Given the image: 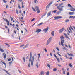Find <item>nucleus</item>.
I'll list each match as a JSON object with an SVG mask.
<instances>
[{"label": "nucleus", "instance_id": "37998d69", "mask_svg": "<svg viewBox=\"0 0 75 75\" xmlns=\"http://www.w3.org/2000/svg\"><path fill=\"white\" fill-rule=\"evenodd\" d=\"M35 20V18H33V19L31 20V21L33 22V21H34V20Z\"/></svg>", "mask_w": 75, "mask_h": 75}, {"label": "nucleus", "instance_id": "a211bd4d", "mask_svg": "<svg viewBox=\"0 0 75 75\" xmlns=\"http://www.w3.org/2000/svg\"><path fill=\"white\" fill-rule=\"evenodd\" d=\"M69 18H73V19L75 18V16H71L69 17Z\"/></svg>", "mask_w": 75, "mask_h": 75}, {"label": "nucleus", "instance_id": "4468645a", "mask_svg": "<svg viewBox=\"0 0 75 75\" xmlns=\"http://www.w3.org/2000/svg\"><path fill=\"white\" fill-rule=\"evenodd\" d=\"M69 13L70 15H73V14H74L75 13V12L74 11H73L72 12H69Z\"/></svg>", "mask_w": 75, "mask_h": 75}, {"label": "nucleus", "instance_id": "f257e3e1", "mask_svg": "<svg viewBox=\"0 0 75 75\" xmlns=\"http://www.w3.org/2000/svg\"><path fill=\"white\" fill-rule=\"evenodd\" d=\"M64 6H58L57 7V8L58 10L59 11L56 12L57 14H59L61 13V11H63V10H64V9L62 8H64Z\"/></svg>", "mask_w": 75, "mask_h": 75}, {"label": "nucleus", "instance_id": "39448f33", "mask_svg": "<svg viewBox=\"0 0 75 75\" xmlns=\"http://www.w3.org/2000/svg\"><path fill=\"white\" fill-rule=\"evenodd\" d=\"M54 19L56 20H58V19H61L62 18V16H55L54 17Z\"/></svg>", "mask_w": 75, "mask_h": 75}, {"label": "nucleus", "instance_id": "49530a36", "mask_svg": "<svg viewBox=\"0 0 75 75\" xmlns=\"http://www.w3.org/2000/svg\"><path fill=\"white\" fill-rule=\"evenodd\" d=\"M8 61H11V58L8 59Z\"/></svg>", "mask_w": 75, "mask_h": 75}, {"label": "nucleus", "instance_id": "2f4dec72", "mask_svg": "<svg viewBox=\"0 0 75 75\" xmlns=\"http://www.w3.org/2000/svg\"><path fill=\"white\" fill-rule=\"evenodd\" d=\"M38 63L37 62L36 63V67H37V68H38Z\"/></svg>", "mask_w": 75, "mask_h": 75}, {"label": "nucleus", "instance_id": "6e6552de", "mask_svg": "<svg viewBox=\"0 0 75 75\" xmlns=\"http://www.w3.org/2000/svg\"><path fill=\"white\" fill-rule=\"evenodd\" d=\"M52 2H51L49 3V4H48L46 6L47 8H49V7H50V6H51V4H52Z\"/></svg>", "mask_w": 75, "mask_h": 75}, {"label": "nucleus", "instance_id": "f704fd0d", "mask_svg": "<svg viewBox=\"0 0 75 75\" xmlns=\"http://www.w3.org/2000/svg\"><path fill=\"white\" fill-rule=\"evenodd\" d=\"M52 12L53 13H55L57 12V10L54 11H52Z\"/></svg>", "mask_w": 75, "mask_h": 75}, {"label": "nucleus", "instance_id": "423d86ee", "mask_svg": "<svg viewBox=\"0 0 75 75\" xmlns=\"http://www.w3.org/2000/svg\"><path fill=\"white\" fill-rule=\"evenodd\" d=\"M48 29H49V27H48V26L46 29H43V31L45 33H47V31H48Z\"/></svg>", "mask_w": 75, "mask_h": 75}, {"label": "nucleus", "instance_id": "79ce46f5", "mask_svg": "<svg viewBox=\"0 0 75 75\" xmlns=\"http://www.w3.org/2000/svg\"><path fill=\"white\" fill-rule=\"evenodd\" d=\"M18 7L19 9H20L21 8V7H20V5H18Z\"/></svg>", "mask_w": 75, "mask_h": 75}, {"label": "nucleus", "instance_id": "774afa93", "mask_svg": "<svg viewBox=\"0 0 75 75\" xmlns=\"http://www.w3.org/2000/svg\"><path fill=\"white\" fill-rule=\"evenodd\" d=\"M69 59H70V60L72 59V57H71Z\"/></svg>", "mask_w": 75, "mask_h": 75}, {"label": "nucleus", "instance_id": "864d4df0", "mask_svg": "<svg viewBox=\"0 0 75 75\" xmlns=\"http://www.w3.org/2000/svg\"><path fill=\"white\" fill-rule=\"evenodd\" d=\"M50 55L51 57H52V53H50Z\"/></svg>", "mask_w": 75, "mask_h": 75}, {"label": "nucleus", "instance_id": "5701e85b", "mask_svg": "<svg viewBox=\"0 0 75 75\" xmlns=\"http://www.w3.org/2000/svg\"><path fill=\"white\" fill-rule=\"evenodd\" d=\"M0 51L2 52H4V50L0 48Z\"/></svg>", "mask_w": 75, "mask_h": 75}, {"label": "nucleus", "instance_id": "4be33fe9", "mask_svg": "<svg viewBox=\"0 0 75 75\" xmlns=\"http://www.w3.org/2000/svg\"><path fill=\"white\" fill-rule=\"evenodd\" d=\"M63 4H64V3H62L59 5V6H60V7H61V6H62V5H63Z\"/></svg>", "mask_w": 75, "mask_h": 75}, {"label": "nucleus", "instance_id": "69168bd1", "mask_svg": "<svg viewBox=\"0 0 75 75\" xmlns=\"http://www.w3.org/2000/svg\"><path fill=\"white\" fill-rule=\"evenodd\" d=\"M67 75H69V72H67Z\"/></svg>", "mask_w": 75, "mask_h": 75}, {"label": "nucleus", "instance_id": "58836bf2", "mask_svg": "<svg viewBox=\"0 0 75 75\" xmlns=\"http://www.w3.org/2000/svg\"><path fill=\"white\" fill-rule=\"evenodd\" d=\"M54 57H55V58L56 59L57 58V56H56V55H55V54H54Z\"/></svg>", "mask_w": 75, "mask_h": 75}, {"label": "nucleus", "instance_id": "4d7b16f0", "mask_svg": "<svg viewBox=\"0 0 75 75\" xmlns=\"http://www.w3.org/2000/svg\"><path fill=\"white\" fill-rule=\"evenodd\" d=\"M65 46L66 48H68V47L66 45H65Z\"/></svg>", "mask_w": 75, "mask_h": 75}, {"label": "nucleus", "instance_id": "8fccbe9b", "mask_svg": "<svg viewBox=\"0 0 75 75\" xmlns=\"http://www.w3.org/2000/svg\"><path fill=\"white\" fill-rule=\"evenodd\" d=\"M16 12L17 14H18V10H16Z\"/></svg>", "mask_w": 75, "mask_h": 75}, {"label": "nucleus", "instance_id": "7c9ffc66", "mask_svg": "<svg viewBox=\"0 0 75 75\" xmlns=\"http://www.w3.org/2000/svg\"><path fill=\"white\" fill-rule=\"evenodd\" d=\"M40 74L41 75H43L44 74V71H42L41 72Z\"/></svg>", "mask_w": 75, "mask_h": 75}, {"label": "nucleus", "instance_id": "e433bc0d", "mask_svg": "<svg viewBox=\"0 0 75 75\" xmlns=\"http://www.w3.org/2000/svg\"><path fill=\"white\" fill-rule=\"evenodd\" d=\"M57 59V60L58 61V62H59V58H57V57L56 58Z\"/></svg>", "mask_w": 75, "mask_h": 75}, {"label": "nucleus", "instance_id": "338daca9", "mask_svg": "<svg viewBox=\"0 0 75 75\" xmlns=\"http://www.w3.org/2000/svg\"><path fill=\"white\" fill-rule=\"evenodd\" d=\"M3 1L4 3H6V1L5 0H3Z\"/></svg>", "mask_w": 75, "mask_h": 75}, {"label": "nucleus", "instance_id": "603ef678", "mask_svg": "<svg viewBox=\"0 0 75 75\" xmlns=\"http://www.w3.org/2000/svg\"><path fill=\"white\" fill-rule=\"evenodd\" d=\"M70 11H74V10H73L72 8L70 9Z\"/></svg>", "mask_w": 75, "mask_h": 75}, {"label": "nucleus", "instance_id": "f03ea898", "mask_svg": "<svg viewBox=\"0 0 75 75\" xmlns=\"http://www.w3.org/2000/svg\"><path fill=\"white\" fill-rule=\"evenodd\" d=\"M60 38L61 39V45H62V46H64V44H63V43H64V37L62 36L60 37Z\"/></svg>", "mask_w": 75, "mask_h": 75}, {"label": "nucleus", "instance_id": "20e7f679", "mask_svg": "<svg viewBox=\"0 0 75 75\" xmlns=\"http://www.w3.org/2000/svg\"><path fill=\"white\" fill-rule=\"evenodd\" d=\"M51 40H52V37H51L49 38L47 41V43L46 44L47 45H48V44L50 43V42L51 41Z\"/></svg>", "mask_w": 75, "mask_h": 75}, {"label": "nucleus", "instance_id": "a878e982", "mask_svg": "<svg viewBox=\"0 0 75 75\" xmlns=\"http://www.w3.org/2000/svg\"><path fill=\"white\" fill-rule=\"evenodd\" d=\"M69 65L71 67V68H72V64H69Z\"/></svg>", "mask_w": 75, "mask_h": 75}, {"label": "nucleus", "instance_id": "e2e57ef3", "mask_svg": "<svg viewBox=\"0 0 75 75\" xmlns=\"http://www.w3.org/2000/svg\"><path fill=\"white\" fill-rule=\"evenodd\" d=\"M4 13H5V14H7V13L5 11H4Z\"/></svg>", "mask_w": 75, "mask_h": 75}, {"label": "nucleus", "instance_id": "9b49d317", "mask_svg": "<svg viewBox=\"0 0 75 75\" xmlns=\"http://www.w3.org/2000/svg\"><path fill=\"white\" fill-rule=\"evenodd\" d=\"M64 30V28H63L59 30V33H61Z\"/></svg>", "mask_w": 75, "mask_h": 75}, {"label": "nucleus", "instance_id": "4c0bfd02", "mask_svg": "<svg viewBox=\"0 0 75 75\" xmlns=\"http://www.w3.org/2000/svg\"><path fill=\"white\" fill-rule=\"evenodd\" d=\"M10 18L11 19V21H13V18H12V17H11V16L10 17Z\"/></svg>", "mask_w": 75, "mask_h": 75}, {"label": "nucleus", "instance_id": "2eb2a0df", "mask_svg": "<svg viewBox=\"0 0 75 75\" xmlns=\"http://www.w3.org/2000/svg\"><path fill=\"white\" fill-rule=\"evenodd\" d=\"M40 31H41V29H39L36 31V33H37V32L39 33V32H40Z\"/></svg>", "mask_w": 75, "mask_h": 75}, {"label": "nucleus", "instance_id": "dca6fc26", "mask_svg": "<svg viewBox=\"0 0 75 75\" xmlns=\"http://www.w3.org/2000/svg\"><path fill=\"white\" fill-rule=\"evenodd\" d=\"M67 54L69 56H71L72 57H74V55L72 54V53H70V54H69V53H67Z\"/></svg>", "mask_w": 75, "mask_h": 75}, {"label": "nucleus", "instance_id": "aec40b11", "mask_svg": "<svg viewBox=\"0 0 75 75\" xmlns=\"http://www.w3.org/2000/svg\"><path fill=\"white\" fill-rule=\"evenodd\" d=\"M4 71L5 72H6L7 73V74H8V75H10V73H9L8 71H6V70H5Z\"/></svg>", "mask_w": 75, "mask_h": 75}, {"label": "nucleus", "instance_id": "f3484780", "mask_svg": "<svg viewBox=\"0 0 75 75\" xmlns=\"http://www.w3.org/2000/svg\"><path fill=\"white\" fill-rule=\"evenodd\" d=\"M51 34L52 36H54V31H52L51 32Z\"/></svg>", "mask_w": 75, "mask_h": 75}, {"label": "nucleus", "instance_id": "ddd939ff", "mask_svg": "<svg viewBox=\"0 0 75 75\" xmlns=\"http://www.w3.org/2000/svg\"><path fill=\"white\" fill-rule=\"evenodd\" d=\"M5 21L7 22V25L8 26L9 25V21L7 19H5Z\"/></svg>", "mask_w": 75, "mask_h": 75}, {"label": "nucleus", "instance_id": "cd10ccee", "mask_svg": "<svg viewBox=\"0 0 75 75\" xmlns=\"http://www.w3.org/2000/svg\"><path fill=\"white\" fill-rule=\"evenodd\" d=\"M42 24H43V23L42 22L41 23L38 25V26H40V25H42Z\"/></svg>", "mask_w": 75, "mask_h": 75}, {"label": "nucleus", "instance_id": "473e14b6", "mask_svg": "<svg viewBox=\"0 0 75 75\" xmlns=\"http://www.w3.org/2000/svg\"><path fill=\"white\" fill-rule=\"evenodd\" d=\"M34 2L35 3H36V2H37V3H38V0H35L34 1Z\"/></svg>", "mask_w": 75, "mask_h": 75}, {"label": "nucleus", "instance_id": "c756f323", "mask_svg": "<svg viewBox=\"0 0 75 75\" xmlns=\"http://www.w3.org/2000/svg\"><path fill=\"white\" fill-rule=\"evenodd\" d=\"M53 71L55 72L57 71V68H55L53 69Z\"/></svg>", "mask_w": 75, "mask_h": 75}, {"label": "nucleus", "instance_id": "6ab92c4d", "mask_svg": "<svg viewBox=\"0 0 75 75\" xmlns=\"http://www.w3.org/2000/svg\"><path fill=\"white\" fill-rule=\"evenodd\" d=\"M28 46V44H26L25 46L23 47V49L26 48H27V47Z\"/></svg>", "mask_w": 75, "mask_h": 75}, {"label": "nucleus", "instance_id": "c85d7f7f", "mask_svg": "<svg viewBox=\"0 0 75 75\" xmlns=\"http://www.w3.org/2000/svg\"><path fill=\"white\" fill-rule=\"evenodd\" d=\"M7 56V55L6 54H5L4 56V59H5V58H6V56Z\"/></svg>", "mask_w": 75, "mask_h": 75}, {"label": "nucleus", "instance_id": "72a5a7b5", "mask_svg": "<svg viewBox=\"0 0 75 75\" xmlns=\"http://www.w3.org/2000/svg\"><path fill=\"white\" fill-rule=\"evenodd\" d=\"M57 53L58 55H59V56L61 57V54H59V52H57Z\"/></svg>", "mask_w": 75, "mask_h": 75}, {"label": "nucleus", "instance_id": "0eeeda50", "mask_svg": "<svg viewBox=\"0 0 75 75\" xmlns=\"http://www.w3.org/2000/svg\"><path fill=\"white\" fill-rule=\"evenodd\" d=\"M68 6L70 7L71 8H72V10H74V11H75V9L73 8V7H72V6H71V5H70V4H68Z\"/></svg>", "mask_w": 75, "mask_h": 75}, {"label": "nucleus", "instance_id": "052dcab7", "mask_svg": "<svg viewBox=\"0 0 75 75\" xmlns=\"http://www.w3.org/2000/svg\"><path fill=\"white\" fill-rule=\"evenodd\" d=\"M69 29L70 31H72V30H71V28H70L69 27Z\"/></svg>", "mask_w": 75, "mask_h": 75}, {"label": "nucleus", "instance_id": "393cba45", "mask_svg": "<svg viewBox=\"0 0 75 75\" xmlns=\"http://www.w3.org/2000/svg\"><path fill=\"white\" fill-rule=\"evenodd\" d=\"M1 62H2L5 65V67H6V64L4 62L1 61Z\"/></svg>", "mask_w": 75, "mask_h": 75}, {"label": "nucleus", "instance_id": "a18cd8bd", "mask_svg": "<svg viewBox=\"0 0 75 75\" xmlns=\"http://www.w3.org/2000/svg\"><path fill=\"white\" fill-rule=\"evenodd\" d=\"M64 35H65V37H66V38H67L68 36H67V35H66V34H65V33H64Z\"/></svg>", "mask_w": 75, "mask_h": 75}, {"label": "nucleus", "instance_id": "9d476101", "mask_svg": "<svg viewBox=\"0 0 75 75\" xmlns=\"http://www.w3.org/2000/svg\"><path fill=\"white\" fill-rule=\"evenodd\" d=\"M31 58H32V53H31V52H30V58L29 59L30 62H31Z\"/></svg>", "mask_w": 75, "mask_h": 75}, {"label": "nucleus", "instance_id": "680f3d73", "mask_svg": "<svg viewBox=\"0 0 75 75\" xmlns=\"http://www.w3.org/2000/svg\"><path fill=\"white\" fill-rule=\"evenodd\" d=\"M56 49H57L58 51H59V49L58 47H56Z\"/></svg>", "mask_w": 75, "mask_h": 75}, {"label": "nucleus", "instance_id": "f8f14e48", "mask_svg": "<svg viewBox=\"0 0 75 75\" xmlns=\"http://www.w3.org/2000/svg\"><path fill=\"white\" fill-rule=\"evenodd\" d=\"M51 14V11H50L47 14V17H50Z\"/></svg>", "mask_w": 75, "mask_h": 75}, {"label": "nucleus", "instance_id": "bf43d9fd", "mask_svg": "<svg viewBox=\"0 0 75 75\" xmlns=\"http://www.w3.org/2000/svg\"><path fill=\"white\" fill-rule=\"evenodd\" d=\"M67 30L69 33H71V32H70V31H69V30H68V29H67Z\"/></svg>", "mask_w": 75, "mask_h": 75}, {"label": "nucleus", "instance_id": "1a4fd4ad", "mask_svg": "<svg viewBox=\"0 0 75 75\" xmlns=\"http://www.w3.org/2000/svg\"><path fill=\"white\" fill-rule=\"evenodd\" d=\"M34 56H33L32 57V60H31V65L32 66H33V62H34Z\"/></svg>", "mask_w": 75, "mask_h": 75}, {"label": "nucleus", "instance_id": "0e129e2a", "mask_svg": "<svg viewBox=\"0 0 75 75\" xmlns=\"http://www.w3.org/2000/svg\"><path fill=\"white\" fill-rule=\"evenodd\" d=\"M65 57H66V58L68 59V56H67V55H66Z\"/></svg>", "mask_w": 75, "mask_h": 75}, {"label": "nucleus", "instance_id": "a19ab883", "mask_svg": "<svg viewBox=\"0 0 75 75\" xmlns=\"http://www.w3.org/2000/svg\"><path fill=\"white\" fill-rule=\"evenodd\" d=\"M46 15V14H44V15H42V18L43 17H44V16Z\"/></svg>", "mask_w": 75, "mask_h": 75}, {"label": "nucleus", "instance_id": "13d9d810", "mask_svg": "<svg viewBox=\"0 0 75 75\" xmlns=\"http://www.w3.org/2000/svg\"><path fill=\"white\" fill-rule=\"evenodd\" d=\"M63 74L65 75V71H63Z\"/></svg>", "mask_w": 75, "mask_h": 75}, {"label": "nucleus", "instance_id": "09e8293b", "mask_svg": "<svg viewBox=\"0 0 75 75\" xmlns=\"http://www.w3.org/2000/svg\"><path fill=\"white\" fill-rule=\"evenodd\" d=\"M46 75H49V72L48 71L47 73H46Z\"/></svg>", "mask_w": 75, "mask_h": 75}, {"label": "nucleus", "instance_id": "412c9836", "mask_svg": "<svg viewBox=\"0 0 75 75\" xmlns=\"http://www.w3.org/2000/svg\"><path fill=\"white\" fill-rule=\"evenodd\" d=\"M69 19H67L65 20V23H68L69 22Z\"/></svg>", "mask_w": 75, "mask_h": 75}, {"label": "nucleus", "instance_id": "3c124183", "mask_svg": "<svg viewBox=\"0 0 75 75\" xmlns=\"http://www.w3.org/2000/svg\"><path fill=\"white\" fill-rule=\"evenodd\" d=\"M44 50L45 52H47V49L46 48H45L44 49Z\"/></svg>", "mask_w": 75, "mask_h": 75}, {"label": "nucleus", "instance_id": "c9c22d12", "mask_svg": "<svg viewBox=\"0 0 75 75\" xmlns=\"http://www.w3.org/2000/svg\"><path fill=\"white\" fill-rule=\"evenodd\" d=\"M47 67H49V68H51V66H50V64H47Z\"/></svg>", "mask_w": 75, "mask_h": 75}, {"label": "nucleus", "instance_id": "de8ad7c7", "mask_svg": "<svg viewBox=\"0 0 75 75\" xmlns=\"http://www.w3.org/2000/svg\"><path fill=\"white\" fill-rule=\"evenodd\" d=\"M12 63V61H11V62H10L9 63V64H11Z\"/></svg>", "mask_w": 75, "mask_h": 75}, {"label": "nucleus", "instance_id": "6e6d98bb", "mask_svg": "<svg viewBox=\"0 0 75 75\" xmlns=\"http://www.w3.org/2000/svg\"><path fill=\"white\" fill-rule=\"evenodd\" d=\"M68 46L70 48H71V46H70V45L69 44L68 45Z\"/></svg>", "mask_w": 75, "mask_h": 75}, {"label": "nucleus", "instance_id": "b1692460", "mask_svg": "<svg viewBox=\"0 0 75 75\" xmlns=\"http://www.w3.org/2000/svg\"><path fill=\"white\" fill-rule=\"evenodd\" d=\"M38 61H40V60H39V59H40V54H38Z\"/></svg>", "mask_w": 75, "mask_h": 75}, {"label": "nucleus", "instance_id": "7ed1b4c3", "mask_svg": "<svg viewBox=\"0 0 75 75\" xmlns=\"http://www.w3.org/2000/svg\"><path fill=\"white\" fill-rule=\"evenodd\" d=\"M36 11H38V14L40 13V9H39V7L38 6H36L35 7Z\"/></svg>", "mask_w": 75, "mask_h": 75}, {"label": "nucleus", "instance_id": "5fc2aeb1", "mask_svg": "<svg viewBox=\"0 0 75 75\" xmlns=\"http://www.w3.org/2000/svg\"><path fill=\"white\" fill-rule=\"evenodd\" d=\"M28 67H30V63H29L28 64Z\"/></svg>", "mask_w": 75, "mask_h": 75}, {"label": "nucleus", "instance_id": "bb28decb", "mask_svg": "<svg viewBox=\"0 0 75 75\" xmlns=\"http://www.w3.org/2000/svg\"><path fill=\"white\" fill-rule=\"evenodd\" d=\"M32 9L34 11H36L35 9L33 7H32Z\"/></svg>", "mask_w": 75, "mask_h": 75}, {"label": "nucleus", "instance_id": "ea45409f", "mask_svg": "<svg viewBox=\"0 0 75 75\" xmlns=\"http://www.w3.org/2000/svg\"><path fill=\"white\" fill-rule=\"evenodd\" d=\"M24 45L23 44L22 45H21L20 46V47H24Z\"/></svg>", "mask_w": 75, "mask_h": 75}, {"label": "nucleus", "instance_id": "c03bdc74", "mask_svg": "<svg viewBox=\"0 0 75 75\" xmlns=\"http://www.w3.org/2000/svg\"><path fill=\"white\" fill-rule=\"evenodd\" d=\"M70 27L71 28V30H73H73H74V29H73L72 27V26H70Z\"/></svg>", "mask_w": 75, "mask_h": 75}]
</instances>
